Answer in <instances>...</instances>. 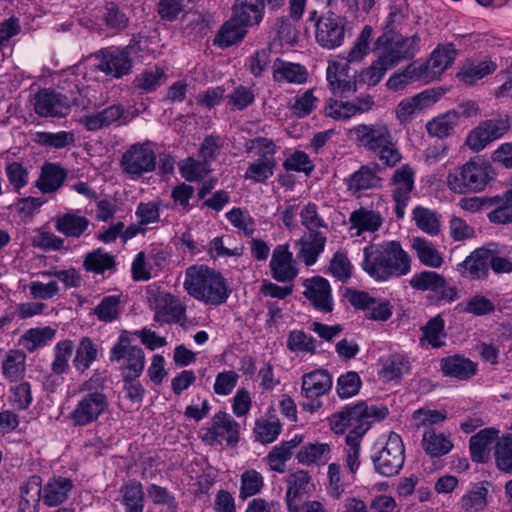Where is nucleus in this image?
<instances>
[{"mask_svg":"<svg viewBox=\"0 0 512 512\" xmlns=\"http://www.w3.org/2000/svg\"><path fill=\"white\" fill-rule=\"evenodd\" d=\"M496 67V64L490 60H485L478 63L467 62L462 66L457 74V77L464 84L473 85L478 80L493 73L496 70Z\"/></svg>","mask_w":512,"mask_h":512,"instance_id":"46","label":"nucleus"},{"mask_svg":"<svg viewBox=\"0 0 512 512\" xmlns=\"http://www.w3.org/2000/svg\"><path fill=\"white\" fill-rule=\"evenodd\" d=\"M74 350L73 341L65 339L58 342L54 347V359L51 363V370L56 375L65 373L69 368V359Z\"/></svg>","mask_w":512,"mask_h":512,"instance_id":"59","label":"nucleus"},{"mask_svg":"<svg viewBox=\"0 0 512 512\" xmlns=\"http://www.w3.org/2000/svg\"><path fill=\"white\" fill-rule=\"evenodd\" d=\"M457 271L461 276L472 280L486 277L489 272V244L471 252L457 265Z\"/></svg>","mask_w":512,"mask_h":512,"instance_id":"28","label":"nucleus"},{"mask_svg":"<svg viewBox=\"0 0 512 512\" xmlns=\"http://www.w3.org/2000/svg\"><path fill=\"white\" fill-rule=\"evenodd\" d=\"M273 79L277 83L304 84L308 80V71L299 63L277 58L272 65Z\"/></svg>","mask_w":512,"mask_h":512,"instance_id":"29","label":"nucleus"},{"mask_svg":"<svg viewBox=\"0 0 512 512\" xmlns=\"http://www.w3.org/2000/svg\"><path fill=\"white\" fill-rule=\"evenodd\" d=\"M380 171L378 164L362 165L357 171L344 179L347 191L352 196L359 198L364 191L380 188L382 185Z\"/></svg>","mask_w":512,"mask_h":512,"instance_id":"21","label":"nucleus"},{"mask_svg":"<svg viewBox=\"0 0 512 512\" xmlns=\"http://www.w3.org/2000/svg\"><path fill=\"white\" fill-rule=\"evenodd\" d=\"M459 114L456 111H449L441 114L426 124L427 133L437 138L449 137L458 124Z\"/></svg>","mask_w":512,"mask_h":512,"instance_id":"45","label":"nucleus"},{"mask_svg":"<svg viewBox=\"0 0 512 512\" xmlns=\"http://www.w3.org/2000/svg\"><path fill=\"white\" fill-rule=\"evenodd\" d=\"M245 150L247 153H252L257 156V159L276 160L275 154L278 151V146L272 139L266 137H255L245 142Z\"/></svg>","mask_w":512,"mask_h":512,"instance_id":"58","label":"nucleus"},{"mask_svg":"<svg viewBox=\"0 0 512 512\" xmlns=\"http://www.w3.org/2000/svg\"><path fill=\"white\" fill-rule=\"evenodd\" d=\"M309 474L303 470L291 474L288 478V489L286 492L287 506H293L300 502L303 495L307 492L309 485Z\"/></svg>","mask_w":512,"mask_h":512,"instance_id":"54","label":"nucleus"},{"mask_svg":"<svg viewBox=\"0 0 512 512\" xmlns=\"http://www.w3.org/2000/svg\"><path fill=\"white\" fill-rule=\"evenodd\" d=\"M490 206L495 208L488 213V219L495 224L512 223V190L492 197Z\"/></svg>","mask_w":512,"mask_h":512,"instance_id":"43","label":"nucleus"},{"mask_svg":"<svg viewBox=\"0 0 512 512\" xmlns=\"http://www.w3.org/2000/svg\"><path fill=\"white\" fill-rule=\"evenodd\" d=\"M183 314V307L170 294H166L157 301L153 319L161 325L176 323Z\"/></svg>","mask_w":512,"mask_h":512,"instance_id":"41","label":"nucleus"},{"mask_svg":"<svg viewBox=\"0 0 512 512\" xmlns=\"http://www.w3.org/2000/svg\"><path fill=\"white\" fill-rule=\"evenodd\" d=\"M408 19L409 7L406 3L390 5L384 24V33H388V36L402 35Z\"/></svg>","mask_w":512,"mask_h":512,"instance_id":"47","label":"nucleus"},{"mask_svg":"<svg viewBox=\"0 0 512 512\" xmlns=\"http://www.w3.org/2000/svg\"><path fill=\"white\" fill-rule=\"evenodd\" d=\"M421 48V37L414 33L409 37L388 36V33L380 35L375 42L377 57L389 69L395 67L401 61L411 60Z\"/></svg>","mask_w":512,"mask_h":512,"instance_id":"7","label":"nucleus"},{"mask_svg":"<svg viewBox=\"0 0 512 512\" xmlns=\"http://www.w3.org/2000/svg\"><path fill=\"white\" fill-rule=\"evenodd\" d=\"M421 69L423 68L418 65V62L410 63L403 71L396 72L390 76L386 82L387 88L391 91H400L409 83L424 79Z\"/></svg>","mask_w":512,"mask_h":512,"instance_id":"52","label":"nucleus"},{"mask_svg":"<svg viewBox=\"0 0 512 512\" xmlns=\"http://www.w3.org/2000/svg\"><path fill=\"white\" fill-rule=\"evenodd\" d=\"M416 226L428 235L436 236L441 231V216L434 210L416 206L412 211Z\"/></svg>","mask_w":512,"mask_h":512,"instance_id":"44","label":"nucleus"},{"mask_svg":"<svg viewBox=\"0 0 512 512\" xmlns=\"http://www.w3.org/2000/svg\"><path fill=\"white\" fill-rule=\"evenodd\" d=\"M404 452L401 437L395 432H390L385 444L371 456L375 470L385 477L397 475L404 464Z\"/></svg>","mask_w":512,"mask_h":512,"instance_id":"9","label":"nucleus"},{"mask_svg":"<svg viewBox=\"0 0 512 512\" xmlns=\"http://www.w3.org/2000/svg\"><path fill=\"white\" fill-rule=\"evenodd\" d=\"M381 365L379 375L386 382H399L402 376L410 370L408 359L400 354H393L382 359Z\"/></svg>","mask_w":512,"mask_h":512,"instance_id":"39","label":"nucleus"},{"mask_svg":"<svg viewBox=\"0 0 512 512\" xmlns=\"http://www.w3.org/2000/svg\"><path fill=\"white\" fill-rule=\"evenodd\" d=\"M439 95L433 89H426L414 96L402 99L396 109V119L401 123L410 121L416 114L432 107Z\"/></svg>","mask_w":512,"mask_h":512,"instance_id":"23","label":"nucleus"},{"mask_svg":"<svg viewBox=\"0 0 512 512\" xmlns=\"http://www.w3.org/2000/svg\"><path fill=\"white\" fill-rule=\"evenodd\" d=\"M184 288L193 298L210 305L223 304L230 293L221 274L203 265L187 268Z\"/></svg>","mask_w":512,"mask_h":512,"instance_id":"2","label":"nucleus"},{"mask_svg":"<svg viewBox=\"0 0 512 512\" xmlns=\"http://www.w3.org/2000/svg\"><path fill=\"white\" fill-rule=\"evenodd\" d=\"M87 217L75 212H68L55 217V229L66 237L79 238L88 229Z\"/></svg>","mask_w":512,"mask_h":512,"instance_id":"33","label":"nucleus"},{"mask_svg":"<svg viewBox=\"0 0 512 512\" xmlns=\"http://www.w3.org/2000/svg\"><path fill=\"white\" fill-rule=\"evenodd\" d=\"M331 449L326 443H310L305 445L296 455L299 463L310 465L312 463L325 464L330 459Z\"/></svg>","mask_w":512,"mask_h":512,"instance_id":"51","label":"nucleus"},{"mask_svg":"<svg viewBox=\"0 0 512 512\" xmlns=\"http://www.w3.org/2000/svg\"><path fill=\"white\" fill-rule=\"evenodd\" d=\"M34 110L40 117H65L71 104L67 96L43 89L35 95Z\"/></svg>","mask_w":512,"mask_h":512,"instance_id":"22","label":"nucleus"},{"mask_svg":"<svg viewBox=\"0 0 512 512\" xmlns=\"http://www.w3.org/2000/svg\"><path fill=\"white\" fill-rule=\"evenodd\" d=\"M362 269L376 281L399 278L411 271V257L398 241H384L363 249Z\"/></svg>","mask_w":512,"mask_h":512,"instance_id":"1","label":"nucleus"},{"mask_svg":"<svg viewBox=\"0 0 512 512\" xmlns=\"http://www.w3.org/2000/svg\"><path fill=\"white\" fill-rule=\"evenodd\" d=\"M350 230H355L354 236L363 232H376L382 225L383 219L379 212L360 207L349 216Z\"/></svg>","mask_w":512,"mask_h":512,"instance_id":"31","label":"nucleus"},{"mask_svg":"<svg viewBox=\"0 0 512 512\" xmlns=\"http://www.w3.org/2000/svg\"><path fill=\"white\" fill-rule=\"evenodd\" d=\"M121 313L120 296H105L100 303L94 308V314L99 321L110 323L116 320Z\"/></svg>","mask_w":512,"mask_h":512,"instance_id":"61","label":"nucleus"},{"mask_svg":"<svg viewBox=\"0 0 512 512\" xmlns=\"http://www.w3.org/2000/svg\"><path fill=\"white\" fill-rule=\"evenodd\" d=\"M421 445L427 455L432 458L442 457L453 449V443L443 433H437L433 428L424 431Z\"/></svg>","mask_w":512,"mask_h":512,"instance_id":"36","label":"nucleus"},{"mask_svg":"<svg viewBox=\"0 0 512 512\" xmlns=\"http://www.w3.org/2000/svg\"><path fill=\"white\" fill-rule=\"evenodd\" d=\"M410 286L419 291L433 292L438 302L451 303L459 298L457 287L448 286L446 279L435 271H422L410 279Z\"/></svg>","mask_w":512,"mask_h":512,"instance_id":"17","label":"nucleus"},{"mask_svg":"<svg viewBox=\"0 0 512 512\" xmlns=\"http://www.w3.org/2000/svg\"><path fill=\"white\" fill-rule=\"evenodd\" d=\"M415 169L409 164H403L393 172L389 187L391 197L395 202L394 212L397 219L405 216V210L408 206L412 192L415 188Z\"/></svg>","mask_w":512,"mask_h":512,"instance_id":"14","label":"nucleus"},{"mask_svg":"<svg viewBox=\"0 0 512 512\" xmlns=\"http://www.w3.org/2000/svg\"><path fill=\"white\" fill-rule=\"evenodd\" d=\"M276 167V160L256 159L248 165L244 178L255 183H264L274 175Z\"/></svg>","mask_w":512,"mask_h":512,"instance_id":"56","label":"nucleus"},{"mask_svg":"<svg viewBox=\"0 0 512 512\" xmlns=\"http://www.w3.org/2000/svg\"><path fill=\"white\" fill-rule=\"evenodd\" d=\"M388 414L386 407L368 406L360 402L353 406H346L343 410L334 413L330 419V427L336 434H342L351 428L347 435L358 434L363 436L375 421L383 420Z\"/></svg>","mask_w":512,"mask_h":512,"instance_id":"5","label":"nucleus"},{"mask_svg":"<svg viewBox=\"0 0 512 512\" xmlns=\"http://www.w3.org/2000/svg\"><path fill=\"white\" fill-rule=\"evenodd\" d=\"M247 23L241 22L240 19L233 14L232 17L224 23L219 30L215 42L221 47L232 46L241 41L248 32Z\"/></svg>","mask_w":512,"mask_h":512,"instance_id":"37","label":"nucleus"},{"mask_svg":"<svg viewBox=\"0 0 512 512\" xmlns=\"http://www.w3.org/2000/svg\"><path fill=\"white\" fill-rule=\"evenodd\" d=\"M457 51L452 43L438 45L426 63H419L422 66L421 73L424 79L440 76L455 61Z\"/></svg>","mask_w":512,"mask_h":512,"instance_id":"26","label":"nucleus"},{"mask_svg":"<svg viewBox=\"0 0 512 512\" xmlns=\"http://www.w3.org/2000/svg\"><path fill=\"white\" fill-rule=\"evenodd\" d=\"M3 375L9 381H16L25 372V354L20 350H9L2 363Z\"/></svg>","mask_w":512,"mask_h":512,"instance_id":"57","label":"nucleus"},{"mask_svg":"<svg viewBox=\"0 0 512 512\" xmlns=\"http://www.w3.org/2000/svg\"><path fill=\"white\" fill-rule=\"evenodd\" d=\"M79 394L68 416L75 427L91 425L108 412L110 405L108 396L101 389H92L91 380L85 381L80 386Z\"/></svg>","mask_w":512,"mask_h":512,"instance_id":"6","label":"nucleus"},{"mask_svg":"<svg viewBox=\"0 0 512 512\" xmlns=\"http://www.w3.org/2000/svg\"><path fill=\"white\" fill-rule=\"evenodd\" d=\"M356 141L367 151L373 153L384 165L394 167L402 155L384 123L360 124L351 130Z\"/></svg>","mask_w":512,"mask_h":512,"instance_id":"3","label":"nucleus"},{"mask_svg":"<svg viewBox=\"0 0 512 512\" xmlns=\"http://www.w3.org/2000/svg\"><path fill=\"white\" fill-rule=\"evenodd\" d=\"M232 11L237 19L251 27L259 25L265 14L261 0H235Z\"/></svg>","mask_w":512,"mask_h":512,"instance_id":"35","label":"nucleus"},{"mask_svg":"<svg viewBox=\"0 0 512 512\" xmlns=\"http://www.w3.org/2000/svg\"><path fill=\"white\" fill-rule=\"evenodd\" d=\"M132 48L109 47L102 49L97 55L96 68L111 78H121L131 72Z\"/></svg>","mask_w":512,"mask_h":512,"instance_id":"16","label":"nucleus"},{"mask_svg":"<svg viewBox=\"0 0 512 512\" xmlns=\"http://www.w3.org/2000/svg\"><path fill=\"white\" fill-rule=\"evenodd\" d=\"M121 169L132 179H137L156 168V154L149 141L131 145L122 155Z\"/></svg>","mask_w":512,"mask_h":512,"instance_id":"12","label":"nucleus"},{"mask_svg":"<svg viewBox=\"0 0 512 512\" xmlns=\"http://www.w3.org/2000/svg\"><path fill=\"white\" fill-rule=\"evenodd\" d=\"M349 302L357 309L366 311V317L375 321H387L392 315L390 303L371 297L367 292L354 291L349 295Z\"/></svg>","mask_w":512,"mask_h":512,"instance_id":"25","label":"nucleus"},{"mask_svg":"<svg viewBox=\"0 0 512 512\" xmlns=\"http://www.w3.org/2000/svg\"><path fill=\"white\" fill-rule=\"evenodd\" d=\"M303 441L302 435H295L291 440L282 442L268 454L269 465L272 470L283 472L285 462L291 457L292 449Z\"/></svg>","mask_w":512,"mask_h":512,"instance_id":"49","label":"nucleus"},{"mask_svg":"<svg viewBox=\"0 0 512 512\" xmlns=\"http://www.w3.org/2000/svg\"><path fill=\"white\" fill-rule=\"evenodd\" d=\"M282 426L278 419H258L255 423L254 434L261 443H272L281 433Z\"/></svg>","mask_w":512,"mask_h":512,"instance_id":"64","label":"nucleus"},{"mask_svg":"<svg viewBox=\"0 0 512 512\" xmlns=\"http://www.w3.org/2000/svg\"><path fill=\"white\" fill-rule=\"evenodd\" d=\"M305 288L303 295L311 302L315 309L329 313L333 310V297L331 286L322 276H313L303 282Z\"/></svg>","mask_w":512,"mask_h":512,"instance_id":"24","label":"nucleus"},{"mask_svg":"<svg viewBox=\"0 0 512 512\" xmlns=\"http://www.w3.org/2000/svg\"><path fill=\"white\" fill-rule=\"evenodd\" d=\"M109 360L119 364L121 376H141L145 368L144 350L133 345L127 331H123L109 352Z\"/></svg>","mask_w":512,"mask_h":512,"instance_id":"8","label":"nucleus"},{"mask_svg":"<svg viewBox=\"0 0 512 512\" xmlns=\"http://www.w3.org/2000/svg\"><path fill=\"white\" fill-rule=\"evenodd\" d=\"M411 247L423 265L434 269L442 266L444 259L441 253L432 242L424 237H413Z\"/></svg>","mask_w":512,"mask_h":512,"instance_id":"38","label":"nucleus"},{"mask_svg":"<svg viewBox=\"0 0 512 512\" xmlns=\"http://www.w3.org/2000/svg\"><path fill=\"white\" fill-rule=\"evenodd\" d=\"M126 512H143L144 492L141 483L131 481L121 488Z\"/></svg>","mask_w":512,"mask_h":512,"instance_id":"55","label":"nucleus"},{"mask_svg":"<svg viewBox=\"0 0 512 512\" xmlns=\"http://www.w3.org/2000/svg\"><path fill=\"white\" fill-rule=\"evenodd\" d=\"M332 388V376L325 369H316L309 373H306L302 377L301 394L307 399H311V403L303 404L304 410L309 412L316 411L321 403L314 401L326 393Z\"/></svg>","mask_w":512,"mask_h":512,"instance_id":"19","label":"nucleus"},{"mask_svg":"<svg viewBox=\"0 0 512 512\" xmlns=\"http://www.w3.org/2000/svg\"><path fill=\"white\" fill-rule=\"evenodd\" d=\"M28 488L37 492L43 504L49 508L65 503L74 488L73 481L63 476L50 477L43 485L38 475L28 478Z\"/></svg>","mask_w":512,"mask_h":512,"instance_id":"10","label":"nucleus"},{"mask_svg":"<svg viewBox=\"0 0 512 512\" xmlns=\"http://www.w3.org/2000/svg\"><path fill=\"white\" fill-rule=\"evenodd\" d=\"M494 177L491 164L486 159L476 156L450 171L447 184L449 189L457 194L477 193L483 191Z\"/></svg>","mask_w":512,"mask_h":512,"instance_id":"4","label":"nucleus"},{"mask_svg":"<svg viewBox=\"0 0 512 512\" xmlns=\"http://www.w3.org/2000/svg\"><path fill=\"white\" fill-rule=\"evenodd\" d=\"M441 371L445 376L466 380L473 377L477 371V365L468 358L459 355L443 358L440 363Z\"/></svg>","mask_w":512,"mask_h":512,"instance_id":"34","label":"nucleus"},{"mask_svg":"<svg viewBox=\"0 0 512 512\" xmlns=\"http://www.w3.org/2000/svg\"><path fill=\"white\" fill-rule=\"evenodd\" d=\"M301 225L305 227V233H326L329 226L324 218L319 214L318 206L313 203H307L300 211Z\"/></svg>","mask_w":512,"mask_h":512,"instance_id":"50","label":"nucleus"},{"mask_svg":"<svg viewBox=\"0 0 512 512\" xmlns=\"http://www.w3.org/2000/svg\"><path fill=\"white\" fill-rule=\"evenodd\" d=\"M510 127L508 117L486 120L469 133L466 144L473 151L479 152L492 141L504 136Z\"/></svg>","mask_w":512,"mask_h":512,"instance_id":"18","label":"nucleus"},{"mask_svg":"<svg viewBox=\"0 0 512 512\" xmlns=\"http://www.w3.org/2000/svg\"><path fill=\"white\" fill-rule=\"evenodd\" d=\"M67 172L59 164L45 163L36 181V187L44 194L56 192L64 183Z\"/></svg>","mask_w":512,"mask_h":512,"instance_id":"32","label":"nucleus"},{"mask_svg":"<svg viewBox=\"0 0 512 512\" xmlns=\"http://www.w3.org/2000/svg\"><path fill=\"white\" fill-rule=\"evenodd\" d=\"M240 425L228 413L219 411L211 418L209 426L201 429L202 441L210 446H234L239 441Z\"/></svg>","mask_w":512,"mask_h":512,"instance_id":"11","label":"nucleus"},{"mask_svg":"<svg viewBox=\"0 0 512 512\" xmlns=\"http://www.w3.org/2000/svg\"><path fill=\"white\" fill-rule=\"evenodd\" d=\"M35 142L42 146H49L55 149H62L72 145L75 142L73 132L59 131L53 132H37L35 134Z\"/></svg>","mask_w":512,"mask_h":512,"instance_id":"62","label":"nucleus"},{"mask_svg":"<svg viewBox=\"0 0 512 512\" xmlns=\"http://www.w3.org/2000/svg\"><path fill=\"white\" fill-rule=\"evenodd\" d=\"M136 116V111H130L122 104L118 103L112 104L100 111L83 115L80 117L79 123L85 127L87 131L95 132L110 128L111 126H125Z\"/></svg>","mask_w":512,"mask_h":512,"instance_id":"13","label":"nucleus"},{"mask_svg":"<svg viewBox=\"0 0 512 512\" xmlns=\"http://www.w3.org/2000/svg\"><path fill=\"white\" fill-rule=\"evenodd\" d=\"M115 267V257L102 248H97L84 256L83 268L87 272L104 274L106 271H114Z\"/></svg>","mask_w":512,"mask_h":512,"instance_id":"42","label":"nucleus"},{"mask_svg":"<svg viewBox=\"0 0 512 512\" xmlns=\"http://www.w3.org/2000/svg\"><path fill=\"white\" fill-rule=\"evenodd\" d=\"M165 80V71L160 67H155L138 74L134 79V85L145 92H152L162 85Z\"/></svg>","mask_w":512,"mask_h":512,"instance_id":"63","label":"nucleus"},{"mask_svg":"<svg viewBox=\"0 0 512 512\" xmlns=\"http://www.w3.org/2000/svg\"><path fill=\"white\" fill-rule=\"evenodd\" d=\"M269 268L272 278L281 283L291 282L297 277L299 273L297 261L288 244L277 245L274 248Z\"/></svg>","mask_w":512,"mask_h":512,"instance_id":"20","label":"nucleus"},{"mask_svg":"<svg viewBox=\"0 0 512 512\" xmlns=\"http://www.w3.org/2000/svg\"><path fill=\"white\" fill-rule=\"evenodd\" d=\"M98 348L89 337H82L76 348L75 357L72 361L75 369L81 373L88 370L97 359Z\"/></svg>","mask_w":512,"mask_h":512,"instance_id":"48","label":"nucleus"},{"mask_svg":"<svg viewBox=\"0 0 512 512\" xmlns=\"http://www.w3.org/2000/svg\"><path fill=\"white\" fill-rule=\"evenodd\" d=\"M372 104L373 101L370 98L359 99L358 103L335 101L326 107L325 113L335 120H346L357 113L365 112Z\"/></svg>","mask_w":512,"mask_h":512,"instance_id":"40","label":"nucleus"},{"mask_svg":"<svg viewBox=\"0 0 512 512\" xmlns=\"http://www.w3.org/2000/svg\"><path fill=\"white\" fill-rule=\"evenodd\" d=\"M326 233H304L295 243L297 258L307 267L313 266L325 250Z\"/></svg>","mask_w":512,"mask_h":512,"instance_id":"27","label":"nucleus"},{"mask_svg":"<svg viewBox=\"0 0 512 512\" xmlns=\"http://www.w3.org/2000/svg\"><path fill=\"white\" fill-rule=\"evenodd\" d=\"M346 24L345 17L332 11L320 16L315 23V38L318 45L328 50L340 47L345 40Z\"/></svg>","mask_w":512,"mask_h":512,"instance_id":"15","label":"nucleus"},{"mask_svg":"<svg viewBox=\"0 0 512 512\" xmlns=\"http://www.w3.org/2000/svg\"><path fill=\"white\" fill-rule=\"evenodd\" d=\"M56 330L47 326L43 328H31L22 336L24 347L33 352L37 348L46 345L54 339Z\"/></svg>","mask_w":512,"mask_h":512,"instance_id":"60","label":"nucleus"},{"mask_svg":"<svg viewBox=\"0 0 512 512\" xmlns=\"http://www.w3.org/2000/svg\"><path fill=\"white\" fill-rule=\"evenodd\" d=\"M499 430L493 427L484 428L473 435L469 441L471 460L475 463H485L489 459L491 444L498 438Z\"/></svg>","mask_w":512,"mask_h":512,"instance_id":"30","label":"nucleus"},{"mask_svg":"<svg viewBox=\"0 0 512 512\" xmlns=\"http://www.w3.org/2000/svg\"><path fill=\"white\" fill-rule=\"evenodd\" d=\"M494 446V461L498 470L512 473V435H503Z\"/></svg>","mask_w":512,"mask_h":512,"instance_id":"53","label":"nucleus"}]
</instances>
